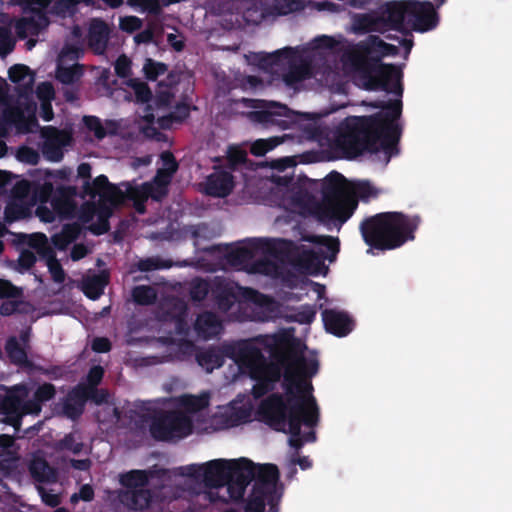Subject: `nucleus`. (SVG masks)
I'll use <instances>...</instances> for the list:
<instances>
[{
	"label": "nucleus",
	"instance_id": "f257e3e1",
	"mask_svg": "<svg viewBox=\"0 0 512 512\" xmlns=\"http://www.w3.org/2000/svg\"><path fill=\"white\" fill-rule=\"evenodd\" d=\"M193 475L201 479L206 486L215 488L210 491L211 500H237L243 496L244 489L254 479L252 493L249 496L247 510L263 512L265 503L275 512L278 499L276 480L278 471L273 465L254 466L252 462L241 459L235 461L214 460L204 466L192 467Z\"/></svg>",
	"mask_w": 512,
	"mask_h": 512
},
{
	"label": "nucleus",
	"instance_id": "f03ea898",
	"mask_svg": "<svg viewBox=\"0 0 512 512\" xmlns=\"http://www.w3.org/2000/svg\"><path fill=\"white\" fill-rule=\"evenodd\" d=\"M316 367L301 356L290 357L285 367V384L287 405L279 396L269 397L262 405V410L271 425L278 430L291 434L290 444L300 447L303 440L313 439V433L300 437V426L304 422L308 428L316 422V406L310 395L311 386L307 377L314 373Z\"/></svg>",
	"mask_w": 512,
	"mask_h": 512
},
{
	"label": "nucleus",
	"instance_id": "7ed1b4c3",
	"mask_svg": "<svg viewBox=\"0 0 512 512\" xmlns=\"http://www.w3.org/2000/svg\"><path fill=\"white\" fill-rule=\"evenodd\" d=\"M382 111L376 116L349 119L337 137V146L347 157H355L365 149L376 150L379 143L389 155L398 141L394 120L401 114L400 100L379 102L374 105Z\"/></svg>",
	"mask_w": 512,
	"mask_h": 512
},
{
	"label": "nucleus",
	"instance_id": "20e7f679",
	"mask_svg": "<svg viewBox=\"0 0 512 512\" xmlns=\"http://www.w3.org/2000/svg\"><path fill=\"white\" fill-rule=\"evenodd\" d=\"M373 193L369 184L350 182L341 174L333 173L322 182L321 202L305 190L299 191L295 200L300 213L313 214L321 221L337 220L343 223L352 215L358 198H367Z\"/></svg>",
	"mask_w": 512,
	"mask_h": 512
},
{
	"label": "nucleus",
	"instance_id": "39448f33",
	"mask_svg": "<svg viewBox=\"0 0 512 512\" xmlns=\"http://www.w3.org/2000/svg\"><path fill=\"white\" fill-rule=\"evenodd\" d=\"M435 12L432 4L414 1L393 2L387 5L381 17L362 16L358 30L383 31L387 26L425 31L434 25Z\"/></svg>",
	"mask_w": 512,
	"mask_h": 512
},
{
	"label": "nucleus",
	"instance_id": "423d86ee",
	"mask_svg": "<svg viewBox=\"0 0 512 512\" xmlns=\"http://www.w3.org/2000/svg\"><path fill=\"white\" fill-rule=\"evenodd\" d=\"M346 72H356L360 84L368 90L383 89L387 92L400 95L399 71L391 65H382L378 61L370 60L359 50H351L342 57Z\"/></svg>",
	"mask_w": 512,
	"mask_h": 512
},
{
	"label": "nucleus",
	"instance_id": "0eeeda50",
	"mask_svg": "<svg viewBox=\"0 0 512 512\" xmlns=\"http://www.w3.org/2000/svg\"><path fill=\"white\" fill-rule=\"evenodd\" d=\"M94 187L99 195V205L96 208L99 223L93 224L92 230L98 234L108 231V217L112 214L113 208L122 203L125 198L132 199L136 210L139 213H144V202L149 196L153 197V185L151 183H145L140 187L127 185L125 192H123L116 186L109 184L106 177L100 176L95 179Z\"/></svg>",
	"mask_w": 512,
	"mask_h": 512
},
{
	"label": "nucleus",
	"instance_id": "6e6552de",
	"mask_svg": "<svg viewBox=\"0 0 512 512\" xmlns=\"http://www.w3.org/2000/svg\"><path fill=\"white\" fill-rule=\"evenodd\" d=\"M14 4L22 7L25 13L30 12L31 16H25L18 20L15 25L16 33L19 37L25 38L37 34L49 24L48 17L44 9L52 4L51 12L57 15L65 16L72 14L79 3L92 5V0H12Z\"/></svg>",
	"mask_w": 512,
	"mask_h": 512
},
{
	"label": "nucleus",
	"instance_id": "1a4fd4ad",
	"mask_svg": "<svg viewBox=\"0 0 512 512\" xmlns=\"http://www.w3.org/2000/svg\"><path fill=\"white\" fill-rule=\"evenodd\" d=\"M228 261L237 268H252L255 272L274 274L279 262L284 261L281 247L267 241L249 243L231 251Z\"/></svg>",
	"mask_w": 512,
	"mask_h": 512
},
{
	"label": "nucleus",
	"instance_id": "9d476101",
	"mask_svg": "<svg viewBox=\"0 0 512 512\" xmlns=\"http://www.w3.org/2000/svg\"><path fill=\"white\" fill-rule=\"evenodd\" d=\"M362 232L370 245L379 249H391L405 241L410 227L401 214H381L364 222Z\"/></svg>",
	"mask_w": 512,
	"mask_h": 512
},
{
	"label": "nucleus",
	"instance_id": "9b49d317",
	"mask_svg": "<svg viewBox=\"0 0 512 512\" xmlns=\"http://www.w3.org/2000/svg\"><path fill=\"white\" fill-rule=\"evenodd\" d=\"M234 357L239 369L247 371L251 378L259 381L253 388L255 397L265 394L269 390L270 384L280 378V367L274 363H267L255 344L242 345L235 352Z\"/></svg>",
	"mask_w": 512,
	"mask_h": 512
},
{
	"label": "nucleus",
	"instance_id": "f8f14e48",
	"mask_svg": "<svg viewBox=\"0 0 512 512\" xmlns=\"http://www.w3.org/2000/svg\"><path fill=\"white\" fill-rule=\"evenodd\" d=\"M25 386H17L9 390L3 398V409L7 414V421L16 430L20 428V419L27 414L38 415L41 411L40 403L52 399L55 387L50 383L41 385L35 392V400L25 401L28 397Z\"/></svg>",
	"mask_w": 512,
	"mask_h": 512
},
{
	"label": "nucleus",
	"instance_id": "ddd939ff",
	"mask_svg": "<svg viewBox=\"0 0 512 512\" xmlns=\"http://www.w3.org/2000/svg\"><path fill=\"white\" fill-rule=\"evenodd\" d=\"M303 239L315 243V248L309 250L305 246H301L291 256V260L308 273L320 272L323 266V259L333 261L338 252V242L334 238L305 236Z\"/></svg>",
	"mask_w": 512,
	"mask_h": 512
},
{
	"label": "nucleus",
	"instance_id": "4468645a",
	"mask_svg": "<svg viewBox=\"0 0 512 512\" xmlns=\"http://www.w3.org/2000/svg\"><path fill=\"white\" fill-rule=\"evenodd\" d=\"M149 430L157 440L178 439L190 434L192 422L180 411H160L151 417Z\"/></svg>",
	"mask_w": 512,
	"mask_h": 512
},
{
	"label": "nucleus",
	"instance_id": "2eb2a0df",
	"mask_svg": "<svg viewBox=\"0 0 512 512\" xmlns=\"http://www.w3.org/2000/svg\"><path fill=\"white\" fill-rule=\"evenodd\" d=\"M151 473L134 470L121 476V483L126 490L120 494L121 502L131 509H145L151 501V493L147 489Z\"/></svg>",
	"mask_w": 512,
	"mask_h": 512
},
{
	"label": "nucleus",
	"instance_id": "dca6fc26",
	"mask_svg": "<svg viewBox=\"0 0 512 512\" xmlns=\"http://www.w3.org/2000/svg\"><path fill=\"white\" fill-rule=\"evenodd\" d=\"M243 3L244 18L248 23L258 24L264 18L286 15L295 10L294 0H274L272 6L263 7V0H240Z\"/></svg>",
	"mask_w": 512,
	"mask_h": 512
},
{
	"label": "nucleus",
	"instance_id": "f3484780",
	"mask_svg": "<svg viewBox=\"0 0 512 512\" xmlns=\"http://www.w3.org/2000/svg\"><path fill=\"white\" fill-rule=\"evenodd\" d=\"M270 58L273 62H279L289 66L288 71L283 75V80L289 86H295L299 82L312 76L309 63L300 58L291 48L279 50L270 55Z\"/></svg>",
	"mask_w": 512,
	"mask_h": 512
},
{
	"label": "nucleus",
	"instance_id": "a211bd4d",
	"mask_svg": "<svg viewBox=\"0 0 512 512\" xmlns=\"http://www.w3.org/2000/svg\"><path fill=\"white\" fill-rule=\"evenodd\" d=\"M43 139L41 151L50 161L58 162L63 158L64 149L71 146L73 142L72 133L66 129H57L47 126L40 129Z\"/></svg>",
	"mask_w": 512,
	"mask_h": 512
},
{
	"label": "nucleus",
	"instance_id": "6ab92c4d",
	"mask_svg": "<svg viewBox=\"0 0 512 512\" xmlns=\"http://www.w3.org/2000/svg\"><path fill=\"white\" fill-rule=\"evenodd\" d=\"M242 295L245 298L243 309L251 311V313L247 315L249 318L264 321L272 317L276 310L274 301L249 288L244 289Z\"/></svg>",
	"mask_w": 512,
	"mask_h": 512
},
{
	"label": "nucleus",
	"instance_id": "aec40b11",
	"mask_svg": "<svg viewBox=\"0 0 512 512\" xmlns=\"http://www.w3.org/2000/svg\"><path fill=\"white\" fill-rule=\"evenodd\" d=\"M80 51L79 46L75 43L67 44L62 49L59 55L57 71V78L62 83L70 84L80 76V66L75 63L69 64V62H73L78 58Z\"/></svg>",
	"mask_w": 512,
	"mask_h": 512
},
{
	"label": "nucleus",
	"instance_id": "412c9836",
	"mask_svg": "<svg viewBox=\"0 0 512 512\" xmlns=\"http://www.w3.org/2000/svg\"><path fill=\"white\" fill-rule=\"evenodd\" d=\"M111 32V28L105 21L99 18L92 19L89 22L86 35L89 49L95 54H104L108 47Z\"/></svg>",
	"mask_w": 512,
	"mask_h": 512
},
{
	"label": "nucleus",
	"instance_id": "4be33fe9",
	"mask_svg": "<svg viewBox=\"0 0 512 512\" xmlns=\"http://www.w3.org/2000/svg\"><path fill=\"white\" fill-rule=\"evenodd\" d=\"M89 398V390L85 385H79L74 388L63 402L62 412L69 418H76L82 412L86 400Z\"/></svg>",
	"mask_w": 512,
	"mask_h": 512
},
{
	"label": "nucleus",
	"instance_id": "5701e85b",
	"mask_svg": "<svg viewBox=\"0 0 512 512\" xmlns=\"http://www.w3.org/2000/svg\"><path fill=\"white\" fill-rule=\"evenodd\" d=\"M233 177L228 172L218 171L207 178L205 191L215 197H225L233 189Z\"/></svg>",
	"mask_w": 512,
	"mask_h": 512
},
{
	"label": "nucleus",
	"instance_id": "b1692460",
	"mask_svg": "<svg viewBox=\"0 0 512 512\" xmlns=\"http://www.w3.org/2000/svg\"><path fill=\"white\" fill-rule=\"evenodd\" d=\"M9 77L15 83L19 93V100L27 98L32 93L34 75L25 65H15L9 70Z\"/></svg>",
	"mask_w": 512,
	"mask_h": 512
},
{
	"label": "nucleus",
	"instance_id": "393cba45",
	"mask_svg": "<svg viewBox=\"0 0 512 512\" xmlns=\"http://www.w3.org/2000/svg\"><path fill=\"white\" fill-rule=\"evenodd\" d=\"M243 102L247 103L252 108L262 109L261 111L249 112L247 114L248 118L257 123H267L271 120L273 114L281 115L282 112L275 111L272 112L271 109L278 108L280 110H285V106H282L276 102H267L265 100H251V99H243Z\"/></svg>",
	"mask_w": 512,
	"mask_h": 512
},
{
	"label": "nucleus",
	"instance_id": "a878e982",
	"mask_svg": "<svg viewBox=\"0 0 512 512\" xmlns=\"http://www.w3.org/2000/svg\"><path fill=\"white\" fill-rule=\"evenodd\" d=\"M29 341L28 331H22L19 338L12 337L7 341L6 352L9 358L16 364H26L27 347Z\"/></svg>",
	"mask_w": 512,
	"mask_h": 512
},
{
	"label": "nucleus",
	"instance_id": "bb28decb",
	"mask_svg": "<svg viewBox=\"0 0 512 512\" xmlns=\"http://www.w3.org/2000/svg\"><path fill=\"white\" fill-rule=\"evenodd\" d=\"M32 477L38 482L54 483L57 481V473L48 462L39 455H34L29 464Z\"/></svg>",
	"mask_w": 512,
	"mask_h": 512
},
{
	"label": "nucleus",
	"instance_id": "cd10ccee",
	"mask_svg": "<svg viewBox=\"0 0 512 512\" xmlns=\"http://www.w3.org/2000/svg\"><path fill=\"white\" fill-rule=\"evenodd\" d=\"M221 329V322L210 312L199 315L195 323V330L203 339H209L218 335Z\"/></svg>",
	"mask_w": 512,
	"mask_h": 512
},
{
	"label": "nucleus",
	"instance_id": "c85d7f7f",
	"mask_svg": "<svg viewBox=\"0 0 512 512\" xmlns=\"http://www.w3.org/2000/svg\"><path fill=\"white\" fill-rule=\"evenodd\" d=\"M323 316L327 330L332 333L342 336L351 330V321L346 314L336 311H325Z\"/></svg>",
	"mask_w": 512,
	"mask_h": 512
},
{
	"label": "nucleus",
	"instance_id": "c756f323",
	"mask_svg": "<svg viewBox=\"0 0 512 512\" xmlns=\"http://www.w3.org/2000/svg\"><path fill=\"white\" fill-rule=\"evenodd\" d=\"M20 105L21 104H18L2 118L8 122L14 123L18 132L30 133L37 126V121L33 116L25 117L19 107Z\"/></svg>",
	"mask_w": 512,
	"mask_h": 512
},
{
	"label": "nucleus",
	"instance_id": "7c9ffc66",
	"mask_svg": "<svg viewBox=\"0 0 512 512\" xmlns=\"http://www.w3.org/2000/svg\"><path fill=\"white\" fill-rule=\"evenodd\" d=\"M211 394L203 392L200 395H183L179 398V404L189 413H196L206 409L210 403Z\"/></svg>",
	"mask_w": 512,
	"mask_h": 512
},
{
	"label": "nucleus",
	"instance_id": "2f4dec72",
	"mask_svg": "<svg viewBox=\"0 0 512 512\" xmlns=\"http://www.w3.org/2000/svg\"><path fill=\"white\" fill-rule=\"evenodd\" d=\"M162 159L164 161L165 167L158 170V173L154 179L158 185L168 184L172 174L177 170V163L175 162V159L171 153L164 152L162 154Z\"/></svg>",
	"mask_w": 512,
	"mask_h": 512
},
{
	"label": "nucleus",
	"instance_id": "473e14b6",
	"mask_svg": "<svg viewBox=\"0 0 512 512\" xmlns=\"http://www.w3.org/2000/svg\"><path fill=\"white\" fill-rule=\"evenodd\" d=\"M106 284L107 276L105 274L94 275L84 280L83 290L88 297L95 299L101 295Z\"/></svg>",
	"mask_w": 512,
	"mask_h": 512
},
{
	"label": "nucleus",
	"instance_id": "72a5a7b5",
	"mask_svg": "<svg viewBox=\"0 0 512 512\" xmlns=\"http://www.w3.org/2000/svg\"><path fill=\"white\" fill-rule=\"evenodd\" d=\"M32 205L29 204V201L21 202L11 198V201L5 208V218L8 222H13L15 220L24 218L28 215L29 208Z\"/></svg>",
	"mask_w": 512,
	"mask_h": 512
},
{
	"label": "nucleus",
	"instance_id": "f704fd0d",
	"mask_svg": "<svg viewBox=\"0 0 512 512\" xmlns=\"http://www.w3.org/2000/svg\"><path fill=\"white\" fill-rule=\"evenodd\" d=\"M11 198L26 202V200L29 201L30 205H34L37 202V197L33 195V192L31 191V185L28 181L22 180L17 182L12 191H11Z\"/></svg>",
	"mask_w": 512,
	"mask_h": 512
},
{
	"label": "nucleus",
	"instance_id": "c9c22d12",
	"mask_svg": "<svg viewBox=\"0 0 512 512\" xmlns=\"http://www.w3.org/2000/svg\"><path fill=\"white\" fill-rule=\"evenodd\" d=\"M78 233L79 230L77 227L68 225L65 226L60 233L55 234L51 240L56 248L64 250L71 242L77 238Z\"/></svg>",
	"mask_w": 512,
	"mask_h": 512
},
{
	"label": "nucleus",
	"instance_id": "e433bc0d",
	"mask_svg": "<svg viewBox=\"0 0 512 512\" xmlns=\"http://www.w3.org/2000/svg\"><path fill=\"white\" fill-rule=\"evenodd\" d=\"M197 361L207 372L222 365V356L214 350L201 352L197 355Z\"/></svg>",
	"mask_w": 512,
	"mask_h": 512
},
{
	"label": "nucleus",
	"instance_id": "4c0bfd02",
	"mask_svg": "<svg viewBox=\"0 0 512 512\" xmlns=\"http://www.w3.org/2000/svg\"><path fill=\"white\" fill-rule=\"evenodd\" d=\"M8 84L0 78V117L6 115L9 111L21 104L20 100L15 102L11 95H8Z\"/></svg>",
	"mask_w": 512,
	"mask_h": 512
},
{
	"label": "nucleus",
	"instance_id": "58836bf2",
	"mask_svg": "<svg viewBox=\"0 0 512 512\" xmlns=\"http://www.w3.org/2000/svg\"><path fill=\"white\" fill-rule=\"evenodd\" d=\"M249 416V413L242 408H227L221 417H225L226 421L223 423L224 428L236 426L244 422Z\"/></svg>",
	"mask_w": 512,
	"mask_h": 512
},
{
	"label": "nucleus",
	"instance_id": "ea45409f",
	"mask_svg": "<svg viewBox=\"0 0 512 512\" xmlns=\"http://www.w3.org/2000/svg\"><path fill=\"white\" fill-rule=\"evenodd\" d=\"M28 244L30 247L36 249L37 253L42 258H45L54 252L53 248L48 243V238L41 233L31 235Z\"/></svg>",
	"mask_w": 512,
	"mask_h": 512
},
{
	"label": "nucleus",
	"instance_id": "a19ab883",
	"mask_svg": "<svg viewBox=\"0 0 512 512\" xmlns=\"http://www.w3.org/2000/svg\"><path fill=\"white\" fill-rule=\"evenodd\" d=\"M368 53H379L381 55L388 54H396L397 47L394 45H390L385 43L383 40L379 39L377 36H370L369 43L367 44Z\"/></svg>",
	"mask_w": 512,
	"mask_h": 512
},
{
	"label": "nucleus",
	"instance_id": "79ce46f5",
	"mask_svg": "<svg viewBox=\"0 0 512 512\" xmlns=\"http://www.w3.org/2000/svg\"><path fill=\"white\" fill-rule=\"evenodd\" d=\"M134 300L141 305H149L156 299V291L150 286H138L133 289Z\"/></svg>",
	"mask_w": 512,
	"mask_h": 512
},
{
	"label": "nucleus",
	"instance_id": "37998d69",
	"mask_svg": "<svg viewBox=\"0 0 512 512\" xmlns=\"http://www.w3.org/2000/svg\"><path fill=\"white\" fill-rule=\"evenodd\" d=\"M44 259L52 279L57 283H62L65 280V272L59 261L56 259L55 252L49 254Z\"/></svg>",
	"mask_w": 512,
	"mask_h": 512
},
{
	"label": "nucleus",
	"instance_id": "c03bdc74",
	"mask_svg": "<svg viewBox=\"0 0 512 512\" xmlns=\"http://www.w3.org/2000/svg\"><path fill=\"white\" fill-rule=\"evenodd\" d=\"M171 266V262L162 260L159 257H150L142 259L137 263V268L140 271H152L161 268H167Z\"/></svg>",
	"mask_w": 512,
	"mask_h": 512
},
{
	"label": "nucleus",
	"instance_id": "a18cd8bd",
	"mask_svg": "<svg viewBox=\"0 0 512 512\" xmlns=\"http://www.w3.org/2000/svg\"><path fill=\"white\" fill-rule=\"evenodd\" d=\"M279 143H281L279 138L260 139L252 145L251 152L256 156H262L267 151L276 147Z\"/></svg>",
	"mask_w": 512,
	"mask_h": 512
},
{
	"label": "nucleus",
	"instance_id": "49530a36",
	"mask_svg": "<svg viewBox=\"0 0 512 512\" xmlns=\"http://www.w3.org/2000/svg\"><path fill=\"white\" fill-rule=\"evenodd\" d=\"M16 158L23 163L36 165L39 162L40 155L35 149L22 146L18 148Z\"/></svg>",
	"mask_w": 512,
	"mask_h": 512
},
{
	"label": "nucleus",
	"instance_id": "de8ad7c7",
	"mask_svg": "<svg viewBox=\"0 0 512 512\" xmlns=\"http://www.w3.org/2000/svg\"><path fill=\"white\" fill-rule=\"evenodd\" d=\"M83 448V443L74 434L67 435L58 443V449L69 450L74 454H78Z\"/></svg>",
	"mask_w": 512,
	"mask_h": 512
},
{
	"label": "nucleus",
	"instance_id": "09e8293b",
	"mask_svg": "<svg viewBox=\"0 0 512 512\" xmlns=\"http://www.w3.org/2000/svg\"><path fill=\"white\" fill-rule=\"evenodd\" d=\"M83 121L87 129L94 133L98 139H102L107 135L105 128L101 121L95 116H85Z\"/></svg>",
	"mask_w": 512,
	"mask_h": 512
},
{
	"label": "nucleus",
	"instance_id": "8fccbe9b",
	"mask_svg": "<svg viewBox=\"0 0 512 512\" xmlns=\"http://www.w3.org/2000/svg\"><path fill=\"white\" fill-rule=\"evenodd\" d=\"M167 66L163 63H156L151 59H147L144 65V71L148 79L154 80L159 74L165 73Z\"/></svg>",
	"mask_w": 512,
	"mask_h": 512
},
{
	"label": "nucleus",
	"instance_id": "3c124183",
	"mask_svg": "<svg viewBox=\"0 0 512 512\" xmlns=\"http://www.w3.org/2000/svg\"><path fill=\"white\" fill-rule=\"evenodd\" d=\"M22 296V289L12 285L9 281L0 279L1 298H19Z\"/></svg>",
	"mask_w": 512,
	"mask_h": 512
},
{
	"label": "nucleus",
	"instance_id": "603ef678",
	"mask_svg": "<svg viewBox=\"0 0 512 512\" xmlns=\"http://www.w3.org/2000/svg\"><path fill=\"white\" fill-rule=\"evenodd\" d=\"M208 293V284L207 282L203 280L196 279L191 284V297L196 300L200 301L205 298V296Z\"/></svg>",
	"mask_w": 512,
	"mask_h": 512
},
{
	"label": "nucleus",
	"instance_id": "864d4df0",
	"mask_svg": "<svg viewBox=\"0 0 512 512\" xmlns=\"http://www.w3.org/2000/svg\"><path fill=\"white\" fill-rule=\"evenodd\" d=\"M39 494L43 502L51 507H56L60 504V494L55 492L54 490H48L43 486L37 487Z\"/></svg>",
	"mask_w": 512,
	"mask_h": 512
},
{
	"label": "nucleus",
	"instance_id": "5fc2aeb1",
	"mask_svg": "<svg viewBox=\"0 0 512 512\" xmlns=\"http://www.w3.org/2000/svg\"><path fill=\"white\" fill-rule=\"evenodd\" d=\"M36 262V256L29 250H24L17 261L16 269L18 271L29 270Z\"/></svg>",
	"mask_w": 512,
	"mask_h": 512
},
{
	"label": "nucleus",
	"instance_id": "6e6d98bb",
	"mask_svg": "<svg viewBox=\"0 0 512 512\" xmlns=\"http://www.w3.org/2000/svg\"><path fill=\"white\" fill-rule=\"evenodd\" d=\"M13 48V39L6 27H0V55H6Z\"/></svg>",
	"mask_w": 512,
	"mask_h": 512
},
{
	"label": "nucleus",
	"instance_id": "4d7b16f0",
	"mask_svg": "<svg viewBox=\"0 0 512 512\" xmlns=\"http://www.w3.org/2000/svg\"><path fill=\"white\" fill-rule=\"evenodd\" d=\"M142 27V21L135 16H127L121 18L120 20V28L123 31L128 33H132L136 30H139Z\"/></svg>",
	"mask_w": 512,
	"mask_h": 512
},
{
	"label": "nucleus",
	"instance_id": "13d9d810",
	"mask_svg": "<svg viewBox=\"0 0 512 512\" xmlns=\"http://www.w3.org/2000/svg\"><path fill=\"white\" fill-rule=\"evenodd\" d=\"M132 6H141L150 13L158 14L161 10L158 0H128Z\"/></svg>",
	"mask_w": 512,
	"mask_h": 512
},
{
	"label": "nucleus",
	"instance_id": "bf43d9fd",
	"mask_svg": "<svg viewBox=\"0 0 512 512\" xmlns=\"http://www.w3.org/2000/svg\"><path fill=\"white\" fill-rule=\"evenodd\" d=\"M131 61L125 56L121 55L115 64V71L120 77H127L130 74Z\"/></svg>",
	"mask_w": 512,
	"mask_h": 512
},
{
	"label": "nucleus",
	"instance_id": "052dcab7",
	"mask_svg": "<svg viewBox=\"0 0 512 512\" xmlns=\"http://www.w3.org/2000/svg\"><path fill=\"white\" fill-rule=\"evenodd\" d=\"M37 96L42 102H50L54 97V89L49 83H42L37 87Z\"/></svg>",
	"mask_w": 512,
	"mask_h": 512
},
{
	"label": "nucleus",
	"instance_id": "680f3d73",
	"mask_svg": "<svg viewBox=\"0 0 512 512\" xmlns=\"http://www.w3.org/2000/svg\"><path fill=\"white\" fill-rule=\"evenodd\" d=\"M52 190L53 185L51 183H44L43 185L35 188L33 195L37 197V201L45 202L49 198Z\"/></svg>",
	"mask_w": 512,
	"mask_h": 512
},
{
	"label": "nucleus",
	"instance_id": "e2e57ef3",
	"mask_svg": "<svg viewBox=\"0 0 512 512\" xmlns=\"http://www.w3.org/2000/svg\"><path fill=\"white\" fill-rule=\"evenodd\" d=\"M103 373V368L100 366H94L93 368H91L87 377L89 385L91 386L90 388H94L101 382Z\"/></svg>",
	"mask_w": 512,
	"mask_h": 512
},
{
	"label": "nucleus",
	"instance_id": "0e129e2a",
	"mask_svg": "<svg viewBox=\"0 0 512 512\" xmlns=\"http://www.w3.org/2000/svg\"><path fill=\"white\" fill-rule=\"evenodd\" d=\"M136 96L142 102H147L151 98V91L145 83H137L134 85Z\"/></svg>",
	"mask_w": 512,
	"mask_h": 512
},
{
	"label": "nucleus",
	"instance_id": "69168bd1",
	"mask_svg": "<svg viewBox=\"0 0 512 512\" xmlns=\"http://www.w3.org/2000/svg\"><path fill=\"white\" fill-rule=\"evenodd\" d=\"M92 349L96 352H108L111 349V343L107 338H96L93 340Z\"/></svg>",
	"mask_w": 512,
	"mask_h": 512
},
{
	"label": "nucleus",
	"instance_id": "338daca9",
	"mask_svg": "<svg viewBox=\"0 0 512 512\" xmlns=\"http://www.w3.org/2000/svg\"><path fill=\"white\" fill-rule=\"evenodd\" d=\"M89 397L95 401L97 404H100L105 401L107 397V392L104 390H96L94 388H89Z\"/></svg>",
	"mask_w": 512,
	"mask_h": 512
},
{
	"label": "nucleus",
	"instance_id": "774afa93",
	"mask_svg": "<svg viewBox=\"0 0 512 512\" xmlns=\"http://www.w3.org/2000/svg\"><path fill=\"white\" fill-rule=\"evenodd\" d=\"M87 253H88V250L84 245L77 244L73 247V249L71 251V258L74 261H77V260L85 257L87 255Z\"/></svg>",
	"mask_w": 512,
	"mask_h": 512
}]
</instances>
